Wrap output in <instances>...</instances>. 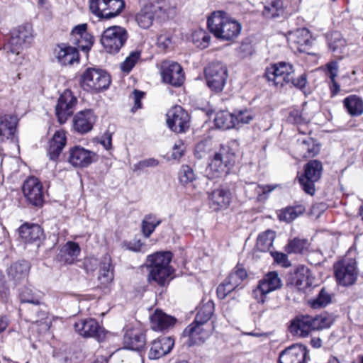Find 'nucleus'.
Wrapping results in <instances>:
<instances>
[{
	"label": "nucleus",
	"mask_w": 363,
	"mask_h": 363,
	"mask_svg": "<svg viewBox=\"0 0 363 363\" xmlns=\"http://www.w3.org/2000/svg\"><path fill=\"white\" fill-rule=\"evenodd\" d=\"M179 179L183 185L191 184L196 179L193 169L189 165H182L179 172Z\"/></svg>",
	"instance_id": "nucleus-51"
},
{
	"label": "nucleus",
	"mask_w": 363,
	"mask_h": 363,
	"mask_svg": "<svg viewBox=\"0 0 363 363\" xmlns=\"http://www.w3.org/2000/svg\"><path fill=\"white\" fill-rule=\"evenodd\" d=\"M211 145L209 141H201L196 145L194 154L195 156L201 159L206 155V154L211 150Z\"/></svg>",
	"instance_id": "nucleus-56"
},
{
	"label": "nucleus",
	"mask_w": 363,
	"mask_h": 363,
	"mask_svg": "<svg viewBox=\"0 0 363 363\" xmlns=\"http://www.w3.org/2000/svg\"><path fill=\"white\" fill-rule=\"evenodd\" d=\"M80 252V247L77 242L69 241L60 248L57 259L64 264H71L77 259Z\"/></svg>",
	"instance_id": "nucleus-31"
},
{
	"label": "nucleus",
	"mask_w": 363,
	"mask_h": 363,
	"mask_svg": "<svg viewBox=\"0 0 363 363\" xmlns=\"http://www.w3.org/2000/svg\"><path fill=\"white\" fill-rule=\"evenodd\" d=\"M284 6L282 0H267L264 6L262 16L265 18L273 19L283 16Z\"/></svg>",
	"instance_id": "nucleus-38"
},
{
	"label": "nucleus",
	"mask_w": 363,
	"mask_h": 363,
	"mask_svg": "<svg viewBox=\"0 0 363 363\" xmlns=\"http://www.w3.org/2000/svg\"><path fill=\"white\" fill-rule=\"evenodd\" d=\"M167 124L174 132L181 133L186 132L190 126V116L180 106H176L167 114Z\"/></svg>",
	"instance_id": "nucleus-16"
},
{
	"label": "nucleus",
	"mask_w": 363,
	"mask_h": 363,
	"mask_svg": "<svg viewBox=\"0 0 363 363\" xmlns=\"http://www.w3.org/2000/svg\"><path fill=\"white\" fill-rule=\"evenodd\" d=\"M111 268V257L106 255L100 262L99 280L101 284L107 285L113 280V273Z\"/></svg>",
	"instance_id": "nucleus-41"
},
{
	"label": "nucleus",
	"mask_w": 363,
	"mask_h": 363,
	"mask_svg": "<svg viewBox=\"0 0 363 363\" xmlns=\"http://www.w3.org/2000/svg\"><path fill=\"white\" fill-rule=\"evenodd\" d=\"M18 233L22 240L28 243L39 240L43 234V230L38 225L28 223L22 225L18 229Z\"/></svg>",
	"instance_id": "nucleus-37"
},
{
	"label": "nucleus",
	"mask_w": 363,
	"mask_h": 363,
	"mask_svg": "<svg viewBox=\"0 0 363 363\" xmlns=\"http://www.w3.org/2000/svg\"><path fill=\"white\" fill-rule=\"evenodd\" d=\"M124 7V0H89L90 11L100 18L110 19L116 17Z\"/></svg>",
	"instance_id": "nucleus-9"
},
{
	"label": "nucleus",
	"mask_w": 363,
	"mask_h": 363,
	"mask_svg": "<svg viewBox=\"0 0 363 363\" xmlns=\"http://www.w3.org/2000/svg\"><path fill=\"white\" fill-rule=\"evenodd\" d=\"M214 313V303L208 301L203 303L199 309L194 321L188 325L183 331V335L189 337L191 340H202L208 333H206L203 325L206 323L212 317Z\"/></svg>",
	"instance_id": "nucleus-5"
},
{
	"label": "nucleus",
	"mask_w": 363,
	"mask_h": 363,
	"mask_svg": "<svg viewBox=\"0 0 363 363\" xmlns=\"http://www.w3.org/2000/svg\"><path fill=\"white\" fill-rule=\"evenodd\" d=\"M81 84L85 90L99 92L108 88L111 78L106 71L89 67L82 74Z\"/></svg>",
	"instance_id": "nucleus-7"
},
{
	"label": "nucleus",
	"mask_w": 363,
	"mask_h": 363,
	"mask_svg": "<svg viewBox=\"0 0 363 363\" xmlns=\"http://www.w3.org/2000/svg\"><path fill=\"white\" fill-rule=\"evenodd\" d=\"M30 270V264L26 261L13 263L8 270L9 277L18 282L25 279Z\"/></svg>",
	"instance_id": "nucleus-40"
},
{
	"label": "nucleus",
	"mask_w": 363,
	"mask_h": 363,
	"mask_svg": "<svg viewBox=\"0 0 363 363\" xmlns=\"http://www.w3.org/2000/svg\"><path fill=\"white\" fill-rule=\"evenodd\" d=\"M172 254L169 251L157 252L148 255L146 266L149 274L147 281L156 282L160 286H164L171 279L174 269L170 265Z\"/></svg>",
	"instance_id": "nucleus-2"
},
{
	"label": "nucleus",
	"mask_w": 363,
	"mask_h": 363,
	"mask_svg": "<svg viewBox=\"0 0 363 363\" xmlns=\"http://www.w3.org/2000/svg\"><path fill=\"white\" fill-rule=\"evenodd\" d=\"M161 74L164 82L175 87L182 86L185 80L183 69L176 62H164L162 65Z\"/></svg>",
	"instance_id": "nucleus-19"
},
{
	"label": "nucleus",
	"mask_w": 363,
	"mask_h": 363,
	"mask_svg": "<svg viewBox=\"0 0 363 363\" xmlns=\"http://www.w3.org/2000/svg\"><path fill=\"white\" fill-rule=\"evenodd\" d=\"M305 211V206L301 204L288 206L280 211L279 218L280 220L289 223L302 215Z\"/></svg>",
	"instance_id": "nucleus-45"
},
{
	"label": "nucleus",
	"mask_w": 363,
	"mask_h": 363,
	"mask_svg": "<svg viewBox=\"0 0 363 363\" xmlns=\"http://www.w3.org/2000/svg\"><path fill=\"white\" fill-rule=\"evenodd\" d=\"M77 99L70 90H65L59 97L55 106L56 116L60 123H65L75 109Z\"/></svg>",
	"instance_id": "nucleus-17"
},
{
	"label": "nucleus",
	"mask_w": 363,
	"mask_h": 363,
	"mask_svg": "<svg viewBox=\"0 0 363 363\" xmlns=\"http://www.w3.org/2000/svg\"><path fill=\"white\" fill-rule=\"evenodd\" d=\"M207 25L215 37L223 40L235 39L241 30V25L239 22L222 11L213 12L208 18Z\"/></svg>",
	"instance_id": "nucleus-3"
},
{
	"label": "nucleus",
	"mask_w": 363,
	"mask_h": 363,
	"mask_svg": "<svg viewBox=\"0 0 363 363\" xmlns=\"http://www.w3.org/2000/svg\"><path fill=\"white\" fill-rule=\"evenodd\" d=\"M274 238L275 233L272 230H267L262 233L257 238V249L262 252H266L269 250L273 245Z\"/></svg>",
	"instance_id": "nucleus-46"
},
{
	"label": "nucleus",
	"mask_w": 363,
	"mask_h": 363,
	"mask_svg": "<svg viewBox=\"0 0 363 363\" xmlns=\"http://www.w3.org/2000/svg\"><path fill=\"white\" fill-rule=\"evenodd\" d=\"M313 330H318L330 328L334 323L335 318L328 313L320 314L313 317Z\"/></svg>",
	"instance_id": "nucleus-47"
},
{
	"label": "nucleus",
	"mask_w": 363,
	"mask_h": 363,
	"mask_svg": "<svg viewBox=\"0 0 363 363\" xmlns=\"http://www.w3.org/2000/svg\"><path fill=\"white\" fill-rule=\"evenodd\" d=\"M18 118L13 115L0 116V140L4 141L11 138L15 133Z\"/></svg>",
	"instance_id": "nucleus-36"
},
{
	"label": "nucleus",
	"mask_w": 363,
	"mask_h": 363,
	"mask_svg": "<svg viewBox=\"0 0 363 363\" xmlns=\"http://www.w3.org/2000/svg\"><path fill=\"white\" fill-rule=\"evenodd\" d=\"M23 193L28 202L35 206L43 203V189L40 182L35 177H29L23 184Z\"/></svg>",
	"instance_id": "nucleus-18"
},
{
	"label": "nucleus",
	"mask_w": 363,
	"mask_h": 363,
	"mask_svg": "<svg viewBox=\"0 0 363 363\" xmlns=\"http://www.w3.org/2000/svg\"><path fill=\"white\" fill-rule=\"evenodd\" d=\"M322 172V163L316 160L309 161L304 166V172L298 177V182L302 189L306 194L310 195L314 194L315 191V182L320 179Z\"/></svg>",
	"instance_id": "nucleus-10"
},
{
	"label": "nucleus",
	"mask_w": 363,
	"mask_h": 363,
	"mask_svg": "<svg viewBox=\"0 0 363 363\" xmlns=\"http://www.w3.org/2000/svg\"><path fill=\"white\" fill-rule=\"evenodd\" d=\"M66 135L63 130L55 133L49 141L48 155L51 160L56 161L66 145Z\"/></svg>",
	"instance_id": "nucleus-30"
},
{
	"label": "nucleus",
	"mask_w": 363,
	"mask_h": 363,
	"mask_svg": "<svg viewBox=\"0 0 363 363\" xmlns=\"http://www.w3.org/2000/svg\"><path fill=\"white\" fill-rule=\"evenodd\" d=\"M235 118H236V125L240 124L250 123L255 116V114L252 110L243 109L235 111Z\"/></svg>",
	"instance_id": "nucleus-54"
},
{
	"label": "nucleus",
	"mask_w": 363,
	"mask_h": 363,
	"mask_svg": "<svg viewBox=\"0 0 363 363\" xmlns=\"http://www.w3.org/2000/svg\"><path fill=\"white\" fill-rule=\"evenodd\" d=\"M95 121L96 117L91 110L87 109L82 111L74 116L73 126L76 131L84 134L92 129Z\"/></svg>",
	"instance_id": "nucleus-26"
},
{
	"label": "nucleus",
	"mask_w": 363,
	"mask_h": 363,
	"mask_svg": "<svg viewBox=\"0 0 363 363\" xmlns=\"http://www.w3.org/2000/svg\"><path fill=\"white\" fill-rule=\"evenodd\" d=\"M337 282L344 286L352 285L357 280L356 261L352 258H344L334 264Z\"/></svg>",
	"instance_id": "nucleus-11"
},
{
	"label": "nucleus",
	"mask_w": 363,
	"mask_h": 363,
	"mask_svg": "<svg viewBox=\"0 0 363 363\" xmlns=\"http://www.w3.org/2000/svg\"><path fill=\"white\" fill-rule=\"evenodd\" d=\"M54 53L57 62L62 65H72L74 62L79 61V54L77 49L74 47L65 43L57 45Z\"/></svg>",
	"instance_id": "nucleus-24"
},
{
	"label": "nucleus",
	"mask_w": 363,
	"mask_h": 363,
	"mask_svg": "<svg viewBox=\"0 0 363 363\" xmlns=\"http://www.w3.org/2000/svg\"><path fill=\"white\" fill-rule=\"evenodd\" d=\"M272 255L274 257V261L278 263L281 264L284 267H287L289 265L287 255L282 252H272Z\"/></svg>",
	"instance_id": "nucleus-62"
},
{
	"label": "nucleus",
	"mask_w": 363,
	"mask_h": 363,
	"mask_svg": "<svg viewBox=\"0 0 363 363\" xmlns=\"http://www.w3.org/2000/svg\"><path fill=\"white\" fill-rule=\"evenodd\" d=\"M184 150V143L179 140L174 145L172 156L174 159H179L183 155Z\"/></svg>",
	"instance_id": "nucleus-63"
},
{
	"label": "nucleus",
	"mask_w": 363,
	"mask_h": 363,
	"mask_svg": "<svg viewBox=\"0 0 363 363\" xmlns=\"http://www.w3.org/2000/svg\"><path fill=\"white\" fill-rule=\"evenodd\" d=\"M205 77L208 87L216 91H221L228 78L227 67L219 62H212L205 69Z\"/></svg>",
	"instance_id": "nucleus-12"
},
{
	"label": "nucleus",
	"mask_w": 363,
	"mask_h": 363,
	"mask_svg": "<svg viewBox=\"0 0 363 363\" xmlns=\"http://www.w3.org/2000/svg\"><path fill=\"white\" fill-rule=\"evenodd\" d=\"M343 104L351 116H359L363 112V101L356 95H350L343 101Z\"/></svg>",
	"instance_id": "nucleus-44"
},
{
	"label": "nucleus",
	"mask_w": 363,
	"mask_h": 363,
	"mask_svg": "<svg viewBox=\"0 0 363 363\" xmlns=\"http://www.w3.org/2000/svg\"><path fill=\"white\" fill-rule=\"evenodd\" d=\"M234 153L228 146L221 145L208 164V174L212 177H219L228 173L234 163Z\"/></svg>",
	"instance_id": "nucleus-6"
},
{
	"label": "nucleus",
	"mask_w": 363,
	"mask_h": 363,
	"mask_svg": "<svg viewBox=\"0 0 363 363\" xmlns=\"http://www.w3.org/2000/svg\"><path fill=\"white\" fill-rule=\"evenodd\" d=\"M161 223L153 215H147L142 222V230L145 237L148 238L155 230V228Z\"/></svg>",
	"instance_id": "nucleus-49"
},
{
	"label": "nucleus",
	"mask_w": 363,
	"mask_h": 363,
	"mask_svg": "<svg viewBox=\"0 0 363 363\" xmlns=\"http://www.w3.org/2000/svg\"><path fill=\"white\" fill-rule=\"evenodd\" d=\"M33 37L32 28L29 25L18 26L11 31V37L4 47L11 62H21L16 57L21 53L24 46L30 44Z\"/></svg>",
	"instance_id": "nucleus-4"
},
{
	"label": "nucleus",
	"mask_w": 363,
	"mask_h": 363,
	"mask_svg": "<svg viewBox=\"0 0 363 363\" xmlns=\"http://www.w3.org/2000/svg\"><path fill=\"white\" fill-rule=\"evenodd\" d=\"M234 290L240 285V281L237 278L236 275L233 272L224 280Z\"/></svg>",
	"instance_id": "nucleus-64"
},
{
	"label": "nucleus",
	"mask_w": 363,
	"mask_h": 363,
	"mask_svg": "<svg viewBox=\"0 0 363 363\" xmlns=\"http://www.w3.org/2000/svg\"><path fill=\"white\" fill-rule=\"evenodd\" d=\"M264 77L271 85L276 88H282L289 85L304 91L307 84V74L303 73L295 77L292 65L281 62L266 68Z\"/></svg>",
	"instance_id": "nucleus-1"
},
{
	"label": "nucleus",
	"mask_w": 363,
	"mask_h": 363,
	"mask_svg": "<svg viewBox=\"0 0 363 363\" xmlns=\"http://www.w3.org/2000/svg\"><path fill=\"white\" fill-rule=\"evenodd\" d=\"M216 125L220 129L228 130L236 126V118L234 113L228 111H219L215 118Z\"/></svg>",
	"instance_id": "nucleus-42"
},
{
	"label": "nucleus",
	"mask_w": 363,
	"mask_h": 363,
	"mask_svg": "<svg viewBox=\"0 0 363 363\" xmlns=\"http://www.w3.org/2000/svg\"><path fill=\"white\" fill-rule=\"evenodd\" d=\"M149 3L158 19L165 20L176 13L174 0H152Z\"/></svg>",
	"instance_id": "nucleus-28"
},
{
	"label": "nucleus",
	"mask_w": 363,
	"mask_h": 363,
	"mask_svg": "<svg viewBox=\"0 0 363 363\" xmlns=\"http://www.w3.org/2000/svg\"><path fill=\"white\" fill-rule=\"evenodd\" d=\"M172 43V38L167 34H161L157 38V45L160 48L165 50L169 48Z\"/></svg>",
	"instance_id": "nucleus-61"
},
{
	"label": "nucleus",
	"mask_w": 363,
	"mask_h": 363,
	"mask_svg": "<svg viewBox=\"0 0 363 363\" xmlns=\"http://www.w3.org/2000/svg\"><path fill=\"white\" fill-rule=\"evenodd\" d=\"M128 38L125 28L113 26L106 28L101 37V43L105 50L111 54L119 52Z\"/></svg>",
	"instance_id": "nucleus-8"
},
{
	"label": "nucleus",
	"mask_w": 363,
	"mask_h": 363,
	"mask_svg": "<svg viewBox=\"0 0 363 363\" xmlns=\"http://www.w3.org/2000/svg\"><path fill=\"white\" fill-rule=\"evenodd\" d=\"M331 302V296L325 289H322L316 298L310 301L311 306L313 308H320L326 306Z\"/></svg>",
	"instance_id": "nucleus-53"
},
{
	"label": "nucleus",
	"mask_w": 363,
	"mask_h": 363,
	"mask_svg": "<svg viewBox=\"0 0 363 363\" xmlns=\"http://www.w3.org/2000/svg\"><path fill=\"white\" fill-rule=\"evenodd\" d=\"M313 285V278L311 276L308 269L303 272H297L295 276V286L304 293L310 291Z\"/></svg>",
	"instance_id": "nucleus-43"
},
{
	"label": "nucleus",
	"mask_w": 363,
	"mask_h": 363,
	"mask_svg": "<svg viewBox=\"0 0 363 363\" xmlns=\"http://www.w3.org/2000/svg\"><path fill=\"white\" fill-rule=\"evenodd\" d=\"M144 94L143 91L137 89L133 91L132 97L134 101V106L131 108L132 112H135L142 107L141 99L144 97Z\"/></svg>",
	"instance_id": "nucleus-59"
},
{
	"label": "nucleus",
	"mask_w": 363,
	"mask_h": 363,
	"mask_svg": "<svg viewBox=\"0 0 363 363\" xmlns=\"http://www.w3.org/2000/svg\"><path fill=\"white\" fill-rule=\"evenodd\" d=\"M210 40L211 36L203 29L196 30L192 33V41L194 44L201 49L207 48Z\"/></svg>",
	"instance_id": "nucleus-48"
},
{
	"label": "nucleus",
	"mask_w": 363,
	"mask_h": 363,
	"mask_svg": "<svg viewBox=\"0 0 363 363\" xmlns=\"http://www.w3.org/2000/svg\"><path fill=\"white\" fill-rule=\"evenodd\" d=\"M288 43L292 50L308 52L312 45L311 33L305 28L291 31L289 33Z\"/></svg>",
	"instance_id": "nucleus-20"
},
{
	"label": "nucleus",
	"mask_w": 363,
	"mask_h": 363,
	"mask_svg": "<svg viewBox=\"0 0 363 363\" xmlns=\"http://www.w3.org/2000/svg\"><path fill=\"white\" fill-rule=\"evenodd\" d=\"M231 199L232 194L228 188L219 187L208 192V204L214 211L227 208Z\"/></svg>",
	"instance_id": "nucleus-22"
},
{
	"label": "nucleus",
	"mask_w": 363,
	"mask_h": 363,
	"mask_svg": "<svg viewBox=\"0 0 363 363\" xmlns=\"http://www.w3.org/2000/svg\"><path fill=\"white\" fill-rule=\"evenodd\" d=\"M307 350L302 345H293L281 352L279 363H306Z\"/></svg>",
	"instance_id": "nucleus-23"
},
{
	"label": "nucleus",
	"mask_w": 363,
	"mask_h": 363,
	"mask_svg": "<svg viewBox=\"0 0 363 363\" xmlns=\"http://www.w3.org/2000/svg\"><path fill=\"white\" fill-rule=\"evenodd\" d=\"M141 51H132L125 60L121 64V69L123 72L129 73L140 60Z\"/></svg>",
	"instance_id": "nucleus-50"
},
{
	"label": "nucleus",
	"mask_w": 363,
	"mask_h": 363,
	"mask_svg": "<svg viewBox=\"0 0 363 363\" xmlns=\"http://www.w3.org/2000/svg\"><path fill=\"white\" fill-rule=\"evenodd\" d=\"M345 45V41L341 38L338 32L331 33L330 38L328 39V46L333 52L342 53Z\"/></svg>",
	"instance_id": "nucleus-52"
},
{
	"label": "nucleus",
	"mask_w": 363,
	"mask_h": 363,
	"mask_svg": "<svg viewBox=\"0 0 363 363\" xmlns=\"http://www.w3.org/2000/svg\"><path fill=\"white\" fill-rule=\"evenodd\" d=\"M320 151V147L315 144L311 138L298 140L296 145V154L298 157L306 159L313 157Z\"/></svg>",
	"instance_id": "nucleus-33"
},
{
	"label": "nucleus",
	"mask_w": 363,
	"mask_h": 363,
	"mask_svg": "<svg viewBox=\"0 0 363 363\" xmlns=\"http://www.w3.org/2000/svg\"><path fill=\"white\" fill-rule=\"evenodd\" d=\"M123 341L125 346L133 350H140L145 345V337L141 330L136 328L127 330Z\"/></svg>",
	"instance_id": "nucleus-32"
},
{
	"label": "nucleus",
	"mask_w": 363,
	"mask_h": 363,
	"mask_svg": "<svg viewBox=\"0 0 363 363\" xmlns=\"http://www.w3.org/2000/svg\"><path fill=\"white\" fill-rule=\"evenodd\" d=\"M233 291V288H231L225 281H223V283L218 285L216 293L219 298L224 299L227 295Z\"/></svg>",
	"instance_id": "nucleus-60"
},
{
	"label": "nucleus",
	"mask_w": 363,
	"mask_h": 363,
	"mask_svg": "<svg viewBox=\"0 0 363 363\" xmlns=\"http://www.w3.org/2000/svg\"><path fill=\"white\" fill-rule=\"evenodd\" d=\"M74 327L75 331L82 337H93L99 342L106 338V330L95 319H81L74 323Z\"/></svg>",
	"instance_id": "nucleus-15"
},
{
	"label": "nucleus",
	"mask_w": 363,
	"mask_h": 363,
	"mask_svg": "<svg viewBox=\"0 0 363 363\" xmlns=\"http://www.w3.org/2000/svg\"><path fill=\"white\" fill-rule=\"evenodd\" d=\"M287 120L289 122L294 124H302L306 122L298 110L291 111L289 113Z\"/></svg>",
	"instance_id": "nucleus-58"
},
{
	"label": "nucleus",
	"mask_w": 363,
	"mask_h": 363,
	"mask_svg": "<svg viewBox=\"0 0 363 363\" xmlns=\"http://www.w3.org/2000/svg\"><path fill=\"white\" fill-rule=\"evenodd\" d=\"M174 340L170 337H160L155 340L148 353L149 358L157 359L168 354L173 348Z\"/></svg>",
	"instance_id": "nucleus-25"
},
{
	"label": "nucleus",
	"mask_w": 363,
	"mask_h": 363,
	"mask_svg": "<svg viewBox=\"0 0 363 363\" xmlns=\"http://www.w3.org/2000/svg\"><path fill=\"white\" fill-rule=\"evenodd\" d=\"M291 333L301 337H306L309 333L314 330L312 320V316L306 315L297 317L294 319L289 325Z\"/></svg>",
	"instance_id": "nucleus-29"
},
{
	"label": "nucleus",
	"mask_w": 363,
	"mask_h": 363,
	"mask_svg": "<svg viewBox=\"0 0 363 363\" xmlns=\"http://www.w3.org/2000/svg\"><path fill=\"white\" fill-rule=\"evenodd\" d=\"M87 25L82 23L76 26L71 32L74 43L82 50H89L93 45V37L86 31Z\"/></svg>",
	"instance_id": "nucleus-27"
},
{
	"label": "nucleus",
	"mask_w": 363,
	"mask_h": 363,
	"mask_svg": "<svg viewBox=\"0 0 363 363\" xmlns=\"http://www.w3.org/2000/svg\"><path fill=\"white\" fill-rule=\"evenodd\" d=\"M155 18H157L156 15L149 2L135 15L136 22L140 28L144 29L150 28Z\"/></svg>",
	"instance_id": "nucleus-39"
},
{
	"label": "nucleus",
	"mask_w": 363,
	"mask_h": 363,
	"mask_svg": "<svg viewBox=\"0 0 363 363\" xmlns=\"http://www.w3.org/2000/svg\"><path fill=\"white\" fill-rule=\"evenodd\" d=\"M96 155L81 146H74L68 152L67 161L75 167H86L96 160Z\"/></svg>",
	"instance_id": "nucleus-21"
},
{
	"label": "nucleus",
	"mask_w": 363,
	"mask_h": 363,
	"mask_svg": "<svg viewBox=\"0 0 363 363\" xmlns=\"http://www.w3.org/2000/svg\"><path fill=\"white\" fill-rule=\"evenodd\" d=\"M19 298L22 303L32 304V311L36 313L37 318L30 317L29 321L40 324L43 330H48L50 328V321L47 320V313L39 308L41 304L39 296L34 294L30 289L24 288L19 294Z\"/></svg>",
	"instance_id": "nucleus-13"
},
{
	"label": "nucleus",
	"mask_w": 363,
	"mask_h": 363,
	"mask_svg": "<svg viewBox=\"0 0 363 363\" xmlns=\"http://www.w3.org/2000/svg\"><path fill=\"white\" fill-rule=\"evenodd\" d=\"M338 69L339 66L336 61L330 62L325 65V75L330 79V80H333V79H335L337 76Z\"/></svg>",
	"instance_id": "nucleus-57"
},
{
	"label": "nucleus",
	"mask_w": 363,
	"mask_h": 363,
	"mask_svg": "<svg viewBox=\"0 0 363 363\" xmlns=\"http://www.w3.org/2000/svg\"><path fill=\"white\" fill-rule=\"evenodd\" d=\"M276 188L274 185H259L255 182L247 183L245 186V193L250 199L257 198L262 201L267 199V194Z\"/></svg>",
	"instance_id": "nucleus-35"
},
{
	"label": "nucleus",
	"mask_w": 363,
	"mask_h": 363,
	"mask_svg": "<svg viewBox=\"0 0 363 363\" xmlns=\"http://www.w3.org/2000/svg\"><path fill=\"white\" fill-rule=\"evenodd\" d=\"M306 243L304 239L294 238L289 242L286 251L287 253H301L306 248Z\"/></svg>",
	"instance_id": "nucleus-55"
},
{
	"label": "nucleus",
	"mask_w": 363,
	"mask_h": 363,
	"mask_svg": "<svg viewBox=\"0 0 363 363\" xmlns=\"http://www.w3.org/2000/svg\"><path fill=\"white\" fill-rule=\"evenodd\" d=\"M281 286V281L276 272H270L259 281L252 295L259 303L265 301L266 296Z\"/></svg>",
	"instance_id": "nucleus-14"
},
{
	"label": "nucleus",
	"mask_w": 363,
	"mask_h": 363,
	"mask_svg": "<svg viewBox=\"0 0 363 363\" xmlns=\"http://www.w3.org/2000/svg\"><path fill=\"white\" fill-rule=\"evenodd\" d=\"M176 319L161 311H156L150 317L151 328L155 331H164L172 327Z\"/></svg>",
	"instance_id": "nucleus-34"
}]
</instances>
